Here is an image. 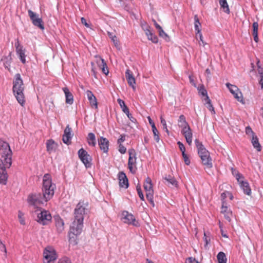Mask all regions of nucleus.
I'll return each mask as SVG.
<instances>
[{
    "label": "nucleus",
    "instance_id": "f257e3e1",
    "mask_svg": "<svg viewBox=\"0 0 263 263\" xmlns=\"http://www.w3.org/2000/svg\"><path fill=\"white\" fill-rule=\"evenodd\" d=\"M55 184L52 183L51 175L45 174L43 177L42 193L29 194L27 201L30 205L37 208L44 202L50 200L53 196Z\"/></svg>",
    "mask_w": 263,
    "mask_h": 263
},
{
    "label": "nucleus",
    "instance_id": "f03ea898",
    "mask_svg": "<svg viewBox=\"0 0 263 263\" xmlns=\"http://www.w3.org/2000/svg\"><path fill=\"white\" fill-rule=\"evenodd\" d=\"M0 155L4 160L0 159V183L6 184L7 180V167H10L12 164V152L9 144L4 141L0 143Z\"/></svg>",
    "mask_w": 263,
    "mask_h": 263
},
{
    "label": "nucleus",
    "instance_id": "7ed1b4c3",
    "mask_svg": "<svg viewBox=\"0 0 263 263\" xmlns=\"http://www.w3.org/2000/svg\"><path fill=\"white\" fill-rule=\"evenodd\" d=\"M86 207L84 204L79 202L74 209V220L72 222V230L74 232L78 233L83 228L84 215L86 213Z\"/></svg>",
    "mask_w": 263,
    "mask_h": 263
},
{
    "label": "nucleus",
    "instance_id": "20e7f679",
    "mask_svg": "<svg viewBox=\"0 0 263 263\" xmlns=\"http://www.w3.org/2000/svg\"><path fill=\"white\" fill-rule=\"evenodd\" d=\"M13 83V93L18 102L22 106H23L25 103V97L23 92L24 87L23 80L21 78L20 73L15 74Z\"/></svg>",
    "mask_w": 263,
    "mask_h": 263
},
{
    "label": "nucleus",
    "instance_id": "39448f33",
    "mask_svg": "<svg viewBox=\"0 0 263 263\" xmlns=\"http://www.w3.org/2000/svg\"><path fill=\"white\" fill-rule=\"evenodd\" d=\"M37 214L36 221L40 224L44 226L47 224L51 220V215L48 211L37 209L35 211Z\"/></svg>",
    "mask_w": 263,
    "mask_h": 263
},
{
    "label": "nucleus",
    "instance_id": "423d86ee",
    "mask_svg": "<svg viewBox=\"0 0 263 263\" xmlns=\"http://www.w3.org/2000/svg\"><path fill=\"white\" fill-rule=\"evenodd\" d=\"M144 189L146 192V197L149 203L154 206L155 204L153 200L154 191L152 180L149 177H147L143 184Z\"/></svg>",
    "mask_w": 263,
    "mask_h": 263
},
{
    "label": "nucleus",
    "instance_id": "0eeeda50",
    "mask_svg": "<svg viewBox=\"0 0 263 263\" xmlns=\"http://www.w3.org/2000/svg\"><path fill=\"white\" fill-rule=\"evenodd\" d=\"M121 219L124 223L132 224L136 227L140 226L139 221L136 219L134 216L126 211L122 212Z\"/></svg>",
    "mask_w": 263,
    "mask_h": 263
},
{
    "label": "nucleus",
    "instance_id": "6e6552de",
    "mask_svg": "<svg viewBox=\"0 0 263 263\" xmlns=\"http://www.w3.org/2000/svg\"><path fill=\"white\" fill-rule=\"evenodd\" d=\"M129 158L128 161V167L131 173L135 174L137 170L136 164V153L134 149L131 148L128 150Z\"/></svg>",
    "mask_w": 263,
    "mask_h": 263
},
{
    "label": "nucleus",
    "instance_id": "1a4fd4ad",
    "mask_svg": "<svg viewBox=\"0 0 263 263\" xmlns=\"http://www.w3.org/2000/svg\"><path fill=\"white\" fill-rule=\"evenodd\" d=\"M43 256L44 262L46 263H49L55 260L58 257L55 250L51 247H47L45 249Z\"/></svg>",
    "mask_w": 263,
    "mask_h": 263
},
{
    "label": "nucleus",
    "instance_id": "9d476101",
    "mask_svg": "<svg viewBox=\"0 0 263 263\" xmlns=\"http://www.w3.org/2000/svg\"><path fill=\"white\" fill-rule=\"evenodd\" d=\"M28 15L33 25L40 28L42 30L44 29V23L42 18L40 17L37 14L33 12L31 10H28Z\"/></svg>",
    "mask_w": 263,
    "mask_h": 263
},
{
    "label": "nucleus",
    "instance_id": "9b49d317",
    "mask_svg": "<svg viewBox=\"0 0 263 263\" xmlns=\"http://www.w3.org/2000/svg\"><path fill=\"white\" fill-rule=\"evenodd\" d=\"M78 156L80 160L84 163L86 167H90L91 166V157L88 153L83 148H81L78 151Z\"/></svg>",
    "mask_w": 263,
    "mask_h": 263
},
{
    "label": "nucleus",
    "instance_id": "f8f14e48",
    "mask_svg": "<svg viewBox=\"0 0 263 263\" xmlns=\"http://www.w3.org/2000/svg\"><path fill=\"white\" fill-rule=\"evenodd\" d=\"M141 26L143 30L145 32L148 40L151 41L154 43H157L158 39L157 36L152 32V31L150 29V26L145 22L141 23Z\"/></svg>",
    "mask_w": 263,
    "mask_h": 263
},
{
    "label": "nucleus",
    "instance_id": "ddd939ff",
    "mask_svg": "<svg viewBox=\"0 0 263 263\" xmlns=\"http://www.w3.org/2000/svg\"><path fill=\"white\" fill-rule=\"evenodd\" d=\"M226 86L229 88L230 91L233 95L235 98L238 101L243 103L242 100V95L237 86L232 85L229 83L226 84Z\"/></svg>",
    "mask_w": 263,
    "mask_h": 263
},
{
    "label": "nucleus",
    "instance_id": "4468645a",
    "mask_svg": "<svg viewBox=\"0 0 263 263\" xmlns=\"http://www.w3.org/2000/svg\"><path fill=\"white\" fill-rule=\"evenodd\" d=\"M195 143L197 148L198 153L200 157L201 156L206 157L207 155L210 154L208 151L206 149L203 145L198 139H196L195 140Z\"/></svg>",
    "mask_w": 263,
    "mask_h": 263
},
{
    "label": "nucleus",
    "instance_id": "2eb2a0df",
    "mask_svg": "<svg viewBox=\"0 0 263 263\" xmlns=\"http://www.w3.org/2000/svg\"><path fill=\"white\" fill-rule=\"evenodd\" d=\"M15 46L16 47V53L18 55L20 60L23 64H25L26 63L25 50L23 49V46L20 44L18 40L15 43Z\"/></svg>",
    "mask_w": 263,
    "mask_h": 263
},
{
    "label": "nucleus",
    "instance_id": "dca6fc26",
    "mask_svg": "<svg viewBox=\"0 0 263 263\" xmlns=\"http://www.w3.org/2000/svg\"><path fill=\"white\" fill-rule=\"evenodd\" d=\"M119 185L121 187L127 189L128 187V179L124 172H120L118 174Z\"/></svg>",
    "mask_w": 263,
    "mask_h": 263
},
{
    "label": "nucleus",
    "instance_id": "f3484780",
    "mask_svg": "<svg viewBox=\"0 0 263 263\" xmlns=\"http://www.w3.org/2000/svg\"><path fill=\"white\" fill-rule=\"evenodd\" d=\"M181 134L184 136L186 142L189 145H191L192 142V136L193 134L192 130L190 126L185 127L184 129H182Z\"/></svg>",
    "mask_w": 263,
    "mask_h": 263
},
{
    "label": "nucleus",
    "instance_id": "a211bd4d",
    "mask_svg": "<svg viewBox=\"0 0 263 263\" xmlns=\"http://www.w3.org/2000/svg\"><path fill=\"white\" fill-rule=\"evenodd\" d=\"M164 183L168 186L175 187L178 186V182L174 176L170 175H167L164 177Z\"/></svg>",
    "mask_w": 263,
    "mask_h": 263
},
{
    "label": "nucleus",
    "instance_id": "6ab92c4d",
    "mask_svg": "<svg viewBox=\"0 0 263 263\" xmlns=\"http://www.w3.org/2000/svg\"><path fill=\"white\" fill-rule=\"evenodd\" d=\"M98 143L100 149L104 153H107L109 146L108 140L106 138L101 137L98 139Z\"/></svg>",
    "mask_w": 263,
    "mask_h": 263
},
{
    "label": "nucleus",
    "instance_id": "aec40b11",
    "mask_svg": "<svg viewBox=\"0 0 263 263\" xmlns=\"http://www.w3.org/2000/svg\"><path fill=\"white\" fill-rule=\"evenodd\" d=\"M71 128L69 127L68 125L65 128L63 136V141L64 143L69 144L70 143V140L71 139Z\"/></svg>",
    "mask_w": 263,
    "mask_h": 263
},
{
    "label": "nucleus",
    "instance_id": "412c9836",
    "mask_svg": "<svg viewBox=\"0 0 263 263\" xmlns=\"http://www.w3.org/2000/svg\"><path fill=\"white\" fill-rule=\"evenodd\" d=\"M221 212L224 214L225 218L229 222H230L232 216V212L226 205V202H223V203L222 204Z\"/></svg>",
    "mask_w": 263,
    "mask_h": 263
},
{
    "label": "nucleus",
    "instance_id": "4be33fe9",
    "mask_svg": "<svg viewBox=\"0 0 263 263\" xmlns=\"http://www.w3.org/2000/svg\"><path fill=\"white\" fill-rule=\"evenodd\" d=\"M97 58V63L98 66L100 67L102 70V72L105 74H108L109 71L107 69L106 63H105L104 59L101 58V57H96Z\"/></svg>",
    "mask_w": 263,
    "mask_h": 263
},
{
    "label": "nucleus",
    "instance_id": "5701e85b",
    "mask_svg": "<svg viewBox=\"0 0 263 263\" xmlns=\"http://www.w3.org/2000/svg\"><path fill=\"white\" fill-rule=\"evenodd\" d=\"M125 77L127 81L128 84L134 90H135L136 87L135 84L136 83L135 79L133 77L131 71L127 69L125 72Z\"/></svg>",
    "mask_w": 263,
    "mask_h": 263
},
{
    "label": "nucleus",
    "instance_id": "b1692460",
    "mask_svg": "<svg viewBox=\"0 0 263 263\" xmlns=\"http://www.w3.org/2000/svg\"><path fill=\"white\" fill-rule=\"evenodd\" d=\"M238 182L244 193L247 195H250L251 194V190L248 182L240 180V181Z\"/></svg>",
    "mask_w": 263,
    "mask_h": 263
},
{
    "label": "nucleus",
    "instance_id": "393cba45",
    "mask_svg": "<svg viewBox=\"0 0 263 263\" xmlns=\"http://www.w3.org/2000/svg\"><path fill=\"white\" fill-rule=\"evenodd\" d=\"M82 230H81L80 232L78 233H75L72 230V224L70 226V232L69 233V241L70 243L73 245L77 244V242L76 241L77 236L80 234L82 232Z\"/></svg>",
    "mask_w": 263,
    "mask_h": 263
},
{
    "label": "nucleus",
    "instance_id": "a878e982",
    "mask_svg": "<svg viewBox=\"0 0 263 263\" xmlns=\"http://www.w3.org/2000/svg\"><path fill=\"white\" fill-rule=\"evenodd\" d=\"M66 97V103L69 104H72L73 102V97L72 94L69 91L67 87L62 88Z\"/></svg>",
    "mask_w": 263,
    "mask_h": 263
},
{
    "label": "nucleus",
    "instance_id": "bb28decb",
    "mask_svg": "<svg viewBox=\"0 0 263 263\" xmlns=\"http://www.w3.org/2000/svg\"><path fill=\"white\" fill-rule=\"evenodd\" d=\"M55 226L57 231L59 233H61L64 229V222L63 220L60 217L57 216L55 217Z\"/></svg>",
    "mask_w": 263,
    "mask_h": 263
},
{
    "label": "nucleus",
    "instance_id": "cd10ccee",
    "mask_svg": "<svg viewBox=\"0 0 263 263\" xmlns=\"http://www.w3.org/2000/svg\"><path fill=\"white\" fill-rule=\"evenodd\" d=\"M86 94L87 96V98L90 102V104L91 106H95L96 108H97V101L96 97L93 95L92 92L90 90L86 91Z\"/></svg>",
    "mask_w": 263,
    "mask_h": 263
},
{
    "label": "nucleus",
    "instance_id": "c85d7f7f",
    "mask_svg": "<svg viewBox=\"0 0 263 263\" xmlns=\"http://www.w3.org/2000/svg\"><path fill=\"white\" fill-rule=\"evenodd\" d=\"M47 150L49 153H51L55 151L57 147V144L52 140H48L46 142Z\"/></svg>",
    "mask_w": 263,
    "mask_h": 263
},
{
    "label": "nucleus",
    "instance_id": "c756f323",
    "mask_svg": "<svg viewBox=\"0 0 263 263\" xmlns=\"http://www.w3.org/2000/svg\"><path fill=\"white\" fill-rule=\"evenodd\" d=\"M200 158L202 161V163L206 166L207 168H211L213 166L212 162V159L210 157V154L207 155L206 157H200Z\"/></svg>",
    "mask_w": 263,
    "mask_h": 263
},
{
    "label": "nucleus",
    "instance_id": "7c9ffc66",
    "mask_svg": "<svg viewBox=\"0 0 263 263\" xmlns=\"http://www.w3.org/2000/svg\"><path fill=\"white\" fill-rule=\"evenodd\" d=\"M251 143L253 147L256 149L258 152L261 149V146L259 142L258 139L256 136H253L251 139Z\"/></svg>",
    "mask_w": 263,
    "mask_h": 263
},
{
    "label": "nucleus",
    "instance_id": "2f4dec72",
    "mask_svg": "<svg viewBox=\"0 0 263 263\" xmlns=\"http://www.w3.org/2000/svg\"><path fill=\"white\" fill-rule=\"evenodd\" d=\"M178 126L180 127H181L182 129H184L185 127L190 126L187 122L186 121L185 117L183 115H181L179 116L178 120Z\"/></svg>",
    "mask_w": 263,
    "mask_h": 263
},
{
    "label": "nucleus",
    "instance_id": "473e14b6",
    "mask_svg": "<svg viewBox=\"0 0 263 263\" xmlns=\"http://www.w3.org/2000/svg\"><path fill=\"white\" fill-rule=\"evenodd\" d=\"M219 3L223 11L227 14H229L230 11L227 0H219Z\"/></svg>",
    "mask_w": 263,
    "mask_h": 263
},
{
    "label": "nucleus",
    "instance_id": "72a5a7b5",
    "mask_svg": "<svg viewBox=\"0 0 263 263\" xmlns=\"http://www.w3.org/2000/svg\"><path fill=\"white\" fill-rule=\"evenodd\" d=\"M87 142L90 146H95L96 144V137L93 133H90L88 135Z\"/></svg>",
    "mask_w": 263,
    "mask_h": 263
},
{
    "label": "nucleus",
    "instance_id": "f704fd0d",
    "mask_svg": "<svg viewBox=\"0 0 263 263\" xmlns=\"http://www.w3.org/2000/svg\"><path fill=\"white\" fill-rule=\"evenodd\" d=\"M119 104L120 105L122 111L126 115L128 114L129 112L128 108L125 105V102L123 100L121 99H118L117 100Z\"/></svg>",
    "mask_w": 263,
    "mask_h": 263
},
{
    "label": "nucleus",
    "instance_id": "c9c22d12",
    "mask_svg": "<svg viewBox=\"0 0 263 263\" xmlns=\"http://www.w3.org/2000/svg\"><path fill=\"white\" fill-rule=\"evenodd\" d=\"M217 258L218 260V263H226L227 262V257L226 254L222 252H220L217 255Z\"/></svg>",
    "mask_w": 263,
    "mask_h": 263
},
{
    "label": "nucleus",
    "instance_id": "e433bc0d",
    "mask_svg": "<svg viewBox=\"0 0 263 263\" xmlns=\"http://www.w3.org/2000/svg\"><path fill=\"white\" fill-rule=\"evenodd\" d=\"M107 34L109 38L111 40V41L113 42L115 46L116 47H119V41L118 40L117 37L116 36L115 34H114L112 32H110L109 31H107Z\"/></svg>",
    "mask_w": 263,
    "mask_h": 263
},
{
    "label": "nucleus",
    "instance_id": "4c0bfd02",
    "mask_svg": "<svg viewBox=\"0 0 263 263\" xmlns=\"http://www.w3.org/2000/svg\"><path fill=\"white\" fill-rule=\"evenodd\" d=\"M194 20H195L194 27H195V31H196V33H200V32H201V29H200L201 24H200V23L199 22V18L197 15H195Z\"/></svg>",
    "mask_w": 263,
    "mask_h": 263
},
{
    "label": "nucleus",
    "instance_id": "58836bf2",
    "mask_svg": "<svg viewBox=\"0 0 263 263\" xmlns=\"http://www.w3.org/2000/svg\"><path fill=\"white\" fill-rule=\"evenodd\" d=\"M204 101L205 102V104L206 105V107L213 114H215L214 108L211 103V101L210 99L208 96H206V98L204 99Z\"/></svg>",
    "mask_w": 263,
    "mask_h": 263
},
{
    "label": "nucleus",
    "instance_id": "ea45409f",
    "mask_svg": "<svg viewBox=\"0 0 263 263\" xmlns=\"http://www.w3.org/2000/svg\"><path fill=\"white\" fill-rule=\"evenodd\" d=\"M159 35L160 37L163 38L166 41H169V36L168 35L163 31L162 28L160 29H158Z\"/></svg>",
    "mask_w": 263,
    "mask_h": 263
},
{
    "label": "nucleus",
    "instance_id": "a19ab883",
    "mask_svg": "<svg viewBox=\"0 0 263 263\" xmlns=\"http://www.w3.org/2000/svg\"><path fill=\"white\" fill-rule=\"evenodd\" d=\"M161 123L163 126V129L168 134L169 133V131L167 128L166 122V121L163 118L162 116L160 117Z\"/></svg>",
    "mask_w": 263,
    "mask_h": 263
},
{
    "label": "nucleus",
    "instance_id": "79ce46f5",
    "mask_svg": "<svg viewBox=\"0 0 263 263\" xmlns=\"http://www.w3.org/2000/svg\"><path fill=\"white\" fill-rule=\"evenodd\" d=\"M198 90H199V92L200 93H201V95L202 96H204L205 97V98H206V96H208V94H207V91L204 88L203 86H202L198 88Z\"/></svg>",
    "mask_w": 263,
    "mask_h": 263
},
{
    "label": "nucleus",
    "instance_id": "37998d69",
    "mask_svg": "<svg viewBox=\"0 0 263 263\" xmlns=\"http://www.w3.org/2000/svg\"><path fill=\"white\" fill-rule=\"evenodd\" d=\"M232 173L233 175L235 176L238 181H240L241 178L242 177V175L238 173V172L233 168H232Z\"/></svg>",
    "mask_w": 263,
    "mask_h": 263
},
{
    "label": "nucleus",
    "instance_id": "c03bdc74",
    "mask_svg": "<svg viewBox=\"0 0 263 263\" xmlns=\"http://www.w3.org/2000/svg\"><path fill=\"white\" fill-rule=\"evenodd\" d=\"M57 263H71V261L69 258L64 256L60 258Z\"/></svg>",
    "mask_w": 263,
    "mask_h": 263
},
{
    "label": "nucleus",
    "instance_id": "a18cd8bd",
    "mask_svg": "<svg viewBox=\"0 0 263 263\" xmlns=\"http://www.w3.org/2000/svg\"><path fill=\"white\" fill-rule=\"evenodd\" d=\"M136 188H137V191L138 194L139 195V198L141 199V200H142L143 201L144 200V195L142 193L140 186L138 185V186H137Z\"/></svg>",
    "mask_w": 263,
    "mask_h": 263
},
{
    "label": "nucleus",
    "instance_id": "49530a36",
    "mask_svg": "<svg viewBox=\"0 0 263 263\" xmlns=\"http://www.w3.org/2000/svg\"><path fill=\"white\" fill-rule=\"evenodd\" d=\"M147 119L148 120V121H149V123L152 126V130H153V132H156L157 130L155 125V123L154 122H153V121L152 120V119L150 118V117H147Z\"/></svg>",
    "mask_w": 263,
    "mask_h": 263
},
{
    "label": "nucleus",
    "instance_id": "de8ad7c7",
    "mask_svg": "<svg viewBox=\"0 0 263 263\" xmlns=\"http://www.w3.org/2000/svg\"><path fill=\"white\" fill-rule=\"evenodd\" d=\"M246 133L248 136H251L252 137L253 136H255V134L253 131L252 130L250 126H247L246 128Z\"/></svg>",
    "mask_w": 263,
    "mask_h": 263
},
{
    "label": "nucleus",
    "instance_id": "09e8293b",
    "mask_svg": "<svg viewBox=\"0 0 263 263\" xmlns=\"http://www.w3.org/2000/svg\"><path fill=\"white\" fill-rule=\"evenodd\" d=\"M253 32L252 34H258V24L257 22H254L252 25Z\"/></svg>",
    "mask_w": 263,
    "mask_h": 263
},
{
    "label": "nucleus",
    "instance_id": "8fccbe9b",
    "mask_svg": "<svg viewBox=\"0 0 263 263\" xmlns=\"http://www.w3.org/2000/svg\"><path fill=\"white\" fill-rule=\"evenodd\" d=\"M119 151L122 154H125L126 152V148L122 144H119Z\"/></svg>",
    "mask_w": 263,
    "mask_h": 263
},
{
    "label": "nucleus",
    "instance_id": "3c124183",
    "mask_svg": "<svg viewBox=\"0 0 263 263\" xmlns=\"http://www.w3.org/2000/svg\"><path fill=\"white\" fill-rule=\"evenodd\" d=\"M23 214L21 212H19L18 213V218H19V220H20V222L21 224H23V225H24L25 224V220L24 219V218H23Z\"/></svg>",
    "mask_w": 263,
    "mask_h": 263
},
{
    "label": "nucleus",
    "instance_id": "603ef678",
    "mask_svg": "<svg viewBox=\"0 0 263 263\" xmlns=\"http://www.w3.org/2000/svg\"><path fill=\"white\" fill-rule=\"evenodd\" d=\"M177 144L181 152L185 151V148L182 143H181L180 141H178L177 142Z\"/></svg>",
    "mask_w": 263,
    "mask_h": 263
},
{
    "label": "nucleus",
    "instance_id": "864d4df0",
    "mask_svg": "<svg viewBox=\"0 0 263 263\" xmlns=\"http://www.w3.org/2000/svg\"><path fill=\"white\" fill-rule=\"evenodd\" d=\"M153 134H154V139L157 142H158L159 141V132L158 130H157V132L155 133V132H153Z\"/></svg>",
    "mask_w": 263,
    "mask_h": 263
},
{
    "label": "nucleus",
    "instance_id": "5fc2aeb1",
    "mask_svg": "<svg viewBox=\"0 0 263 263\" xmlns=\"http://www.w3.org/2000/svg\"><path fill=\"white\" fill-rule=\"evenodd\" d=\"M227 194H230L229 192H223L221 195V198L222 200V204L223 202H225L224 200L227 197Z\"/></svg>",
    "mask_w": 263,
    "mask_h": 263
},
{
    "label": "nucleus",
    "instance_id": "6e6d98bb",
    "mask_svg": "<svg viewBox=\"0 0 263 263\" xmlns=\"http://www.w3.org/2000/svg\"><path fill=\"white\" fill-rule=\"evenodd\" d=\"M125 140V135H121L120 138L118 140L117 143L119 144H122L121 143L123 142Z\"/></svg>",
    "mask_w": 263,
    "mask_h": 263
},
{
    "label": "nucleus",
    "instance_id": "4d7b16f0",
    "mask_svg": "<svg viewBox=\"0 0 263 263\" xmlns=\"http://www.w3.org/2000/svg\"><path fill=\"white\" fill-rule=\"evenodd\" d=\"M0 249L2 251H4L5 253L7 252L6 248L5 245L2 242L1 240H0Z\"/></svg>",
    "mask_w": 263,
    "mask_h": 263
},
{
    "label": "nucleus",
    "instance_id": "13d9d810",
    "mask_svg": "<svg viewBox=\"0 0 263 263\" xmlns=\"http://www.w3.org/2000/svg\"><path fill=\"white\" fill-rule=\"evenodd\" d=\"M204 241H205V246H207L210 241V238L206 236V233H204Z\"/></svg>",
    "mask_w": 263,
    "mask_h": 263
},
{
    "label": "nucleus",
    "instance_id": "bf43d9fd",
    "mask_svg": "<svg viewBox=\"0 0 263 263\" xmlns=\"http://www.w3.org/2000/svg\"><path fill=\"white\" fill-rule=\"evenodd\" d=\"M198 36H199L200 41L202 42V43L203 44V45L204 46L205 43L203 40V36H202L201 32L196 33V38L197 39Z\"/></svg>",
    "mask_w": 263,
    "mask_h": 263
},
{
    "label": "nucleus",
    "instance_id": "052dcab7",
    "mask_svg": "<svg viewBox=\"0 0 263 263\" xmlns=\"http://www.w3.org/2000/svg\"><path fill=\"white\" fill-rule=\"evenodd\" d=\"M197 260H196L195 258H193V257H189L185 263H196V261H197Z\"/></svg>",
    "mask_w": 263,
    "mask_h": 263
},
{
    "label": "nucleus",
    "instance_id": "680f3d73",
    "mask_svg": "<svg viewBox=\"0 0 263 263\" xmlns=\"http://www.w3.org/2000/svg\"><path fill=\"white\" fill-rule=\"evenodd\" d=\"M259 62H257V66H258V72L259 74V76L261 77V75H263V68L261 67L259 65Z\"/></svg>",
    "mask_w": 263,
    "mask_h": 263
},
{
    "label": "nucleus",
    "instance_id": "e2e57ef3",
    "mask_svg": "<svg viewBox=\"0 0 263 263\" xmlns=\"http://www.w3.org/2000/svg\"><path fill=\"white\" fill-rule=\"evenodd\" d=\"M81 20L82 24L85 25L87 28L89 27V25L87 23V21L85 18H84V17H82Z\"/></svg>",
    "mask_w": 263,
    "mask_h": 263
},
{
    "label": "nucleus",
    "instance_id": "0e129e2a",
    "mask_svg": "<svg viewBox=\"0 0 263 263\" xmlns=\"http://www.w3.org/2000/svg\"><path fill=\"white\" fill-rule=\"evenodd\" d=\"M127 117L129 118V119L132 122H135L136 121V120L135 118H134L131 114L128 112V114H126Z\"/></svg>",
    "mask_w": 263,
    "mask_h": 263
},
{
    "label": "nucleus",
    "instance_id": "69168bd1",
    "mask_svg": "<svg viewBox=\"0 0 263 263\" xmlns=\"http://www.w3.org/2000/svg\"><path fill=\"white\" fill-rule=\"evenodd\" d=\"M183 159H184V161L186 165H189L190 164V160L187 156H186V157H184L183 158Z\"/></svg>",
    "mask_w": 263,
    "mask_h": 263
},
{
    "label": "nucleus",
    "instance_id": "338daca9",
    "mask_svg": "<svg viewBox=\"0 0 263 263\" xmlns=\"http://www.w3.org/2000/svg\"><path fill=\"white\" fill-rule=\"evenodd\" d=\"M259 84L260 85L261 89H263V75H261L260 77V79L259 80Z\"/></svg>",
    "mask_w": 263,
    "mask_h": 263
},
{
    "label": "nucleus",
    "instance_id": "774afa93",
    "mask_svg": "<svg viewBox=\"0 0 263 263\" xmlns=\"http://www.w3.org/2000/svg\"><path fill=\"white\" fill-rule=\"evenodd\" d=\"M189 78L190 83L194 86H196V83H195L193 77H192V76H190Z\"/></svg>",
    "mask_w": 263,
    "mask_h": 263
}]
</instances>
